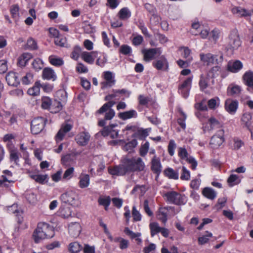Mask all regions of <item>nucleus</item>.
<instances>
[{"instance_id":"nucleus-1","label":"nucleus","mask_w":253,"mask_h":253,"mask_svg":"<svg viewBox=\"0 0 253 253\" xmlns=\"http://www.w3.org/2000/svg\"><path fill=\"white\" fill-rule=\"evenodd\" d=\"M54 236L53 227L45 222H40L34 231L33 237L35 243H39L45 238H50Z\"/></svg>"},{"instance_id":"nucleus-2","label":"nucleus","mask_w":253,"mask_h":253,"mask_svg":"<svg viewBox=\"0 0 253 253\" xmlns=\"http://www.w3.org/2000/svg\"><path fill=\"white\" fill-rule=\"evenodd\" d=\"M122 161L126 173L136 171H142L145 167L144 164L140 158H125Z\"/></svg>"},{"instance_id":"nucleus-3","label":"nucleus","mask_w":253,"mask_h":253,"mask_svg":"<svg viewBox=\"0 0 253 253\" xmlns=\"http://www.w3.org/2000/svg\"><path fill=\"white\" fill-rule=\"evenodd\" d=\"M241 44V42L236 30L232 31L227 40L226 46L227 49H236Z\"/></svg>"},{"instance_id":"nucleus-4","label":"nucleus","mask_w":253,"mask_h":253,"mask_svg":"<svg viewBox=\"0 0 253 253\" xmlns=\"http://www.w3.org/2000/svg\"><path fill=\"white\" fill-rule=\"evenodd\" d=\"M165 196L167 201L175 205H181L185 203V196L175 191H170L166 193Z\"/></svg>"},{"instance_id":"nucleus-5","label":"nucleus","mask_w":253,"mask_h":253,"mask_svg":"<svg viewBox=\"0 0 253 253\" xmlns=\"http://www.w3.org/2000/svg\"><path fill=\"white\" fill-rule=\"evenodd\" d=\"M41 106L44 109H49L51 107V112L54 113H57L62 109L60 102L55 101L52 103L51 99L46 96L42 97Z\"/></svg>"},{"instance_id":"nucleus-6","label":"nucleus","mask_w":253,"mask_h":253,"mask_svg":"<svg viewBox=\"0 0 253 253\" xmlns=\"http://www.w3.org/2000/svg\"><path fill=\"white\" fill-rule=\"evenodd\" d=\"M200 60L206 65L218 64L223 60V56L221 55L219 60L217 58V55L212 54L211 53L200 54Z\"/></svg>"},{"instance_id":"nucleus-7","label":"nucleus","mask_w":253,"mask_h":253,"mask_svg":"<svg viewBox=\"0 0 253 253\" xmlns=\"http://www.w3.org/2000/svg\"><path fill=\"white\" fill-rule=\"evenodd\" d=\"M224 130L220 129L211 137L210 145L212 148L217 149L221 145L224 141Z\"/></svg>"},{"instance_id":"nucleus-8","label":"nucleus","mask_w":253,"mask_h":253,"mask_svg":"<svg viewBox=\"0 0 253 253\" xmlns=\"http://www.w3.org/2000/svg\"><path fill=\"white\" fill-rule=\"evenodd\" d=\"M178 156L181 159L185 160L189 164H190L191 165V168L192 169H196L197 166V162L193 157L189 156L185 148L179 147L178 148Z\"/></svg>"},{"instance_id":"nucleus-9","label":"nucleus","mask_w":253,"mask_h":253,"mask_svg":"<svg viewBox=\"0 0 253 253\" xmlns=\"http://www.w3.org/2000/svg\"><path fill=\"white\" fill-rule=\"evenodd\" d=\"M45 120L43 118L38 117L35 118L31 122V130L33 134L39 133L44 128Z\"/></svg>"},{"instance_id":"nucleus-10","label":"nucleus","mask_w":253,"mask_h":253,"mask_svg":"<svg viewBox=\"0 0 253 253\" xmlns=\"http://www.w3.org/2000/svg\"><path fill=\"white\" fill-rule=\"evenodd\" d=\"M118 127L117 124H111L104 127L100 132L104 137L110 136L112 138H115L118 136V133L120 131Z\"/></svg>"},{"instance_id":"nucleus-11","label":"nucleus","mask_w":253,"mask_h":253,"mask_svg":"<svg viewBox=\"0 0 253 253\" xmlns=\"http://www.w3.org/2000/svg\"><path fill=\"white\" fill-rule=\"evenodd\" d=\"M192 77L186 78L178 86V91L184 98H187L191 87Z\"/></svg>"},{"instance_id":"nucleus-12","label":"nucleus","mask_w":253,"mask_h":253,"mask_svg":"<svg viewBox=\"0 0 253 253\" xmlns=\"http://www.w3.org/2000/svg\"><path fill=\"white\" fill-rule=\"evenodd\" d=\"M61 199L62 202L73 206H76L77 203V197L76 194L72 192H68L64 193L61 196Z\"/></svg>"},{"instance_id":"nucleus-13","label":"nucleus","mask_w":253,"mask_h":253,"mask_svg":"<svg viewBox=\"0 0 253 253\" xmlns=\"http://www.w3.org/2000/svg\"><path fill=\"white\" fill-rule=\"evenodd\" d=\"M144 54V60L146 61H149L152 60L157 54L160 55L161 51L160 48H150L144 49L142 51Z\"/></svg>"},{"instance_id":"nucleus-14","label":"nucleus","mask_w":253,"mask_h":253,"mask_svg":"<svg viewBox=\"0 0 253 253\" xmlns=\"http://www.w3.org/2000/svg\"><path fill=\"white\" fill-rule=\"evenodd\" d=\"M5 79L9 85L16 86L20 83L18 74L14 72H9L6 75Z\"/></svg>"},{"instance_id":"nucleus-15","label":"nucleus","mask_w":253,"mask_h":253,"mask_svg":"<svg viewBox=\"0 0 253 253\" xmlns=\"http://www.w3.org/2000/svg\"><path fill=\"white\" fill-rule=\"evenodd\" d=\"M108 171L109 173L111 175L118 176H123L126 173L125 169V167L123 166L122 161L121 162V164L120 165L116 166L113 168H109Z\"/></svg>"},{"instance_id":"nucleus-16","label":"nucleus","mask_w":253,"mask_h":253,"mask_svg":"<svg viewBox=\"0 0 253 253\" xmlns=\"http://www.w3.org/2000/svg\"><path fill=\"white\" fill-rule=\"evenodd\" d=\"M72 128V126L68 124H64L62 125L60 130L55 136V140L57 142L63 140L65 134L69 132Z\"/></svg>"},{"instance_id":"nucleus-17","label":"nucleus","mask_w":253,"mask_h":253,"mask_svg":"<svg viewBox=\"0 0 253 253\" xmlns=\"http://www.w3.org/2000/svg\"><path fill=\"white\" fill-rule=\"evenodd\" d=\"M238 106V102L237 100L227 99L225 102V109L227 112L231 114H233L236 112Z\"/></svg>"},{"instance_id":"nucleus-18","label":"nucleus","mask_w":253,"mask_h":253,"mask_svg":"<svg viewBox=\"0 0 253 253\" xmlns=\"http://www.w3.org/2000/svg\"><path fill=\"white\" fill-rule=\"evenodd\" d=\"M104 78L105 82L101 83L102 88L104 89L107 87H111L115 84V81L113 79L112 73L110 71L104 73Z\"/></svg>"},{"instance_id":"nucleus-19","label":"nucleus","mask_w":253,"mask_h":253,"mask_svg":"<svg viewBox=\"0 0 253 253\" xmlns=\"http://www.w3.org/2000/svg\"><path fill=\"white\" fill-rule=\"evenodd\" d=\"M81 230V226L78 222L71 223L69 225V233L74 238H77L79 236Z\"/></svg>"},{"instance_id":"nucleus-20","label":"nucleus","mask_w":253,"mask_h":253,"mask_svg":"<svg viewBox=\"0 0 253 253\" xmlns=\"http://www.w3.org/2000/svg\"><path fill=\"white\" fill-rule=\"evenodd\" d=\"M90 137V136L88 133L82 132L76 136V140L80 145L85 146L88 143Z\"/></svg>"},{"instance_id":"nucleus-21","label":"nucleus","mask_w":253,"mask_h":253,"mask_svg":"<svg viewBox=\"0 0 253 253\" xmlns=\"http://www.w3.org/2000/svg\"><path fill=\"white\" fill-rule=\"evenodd\" d=\"M153 64L159 70H167L169 67L168 61L164 56H161L159 59L153 62Z\"/></svg>"},{"instance_id":"nucleus-22","label":"nucleus","mask_w":253,"mask_h":253,"mask_svg":"<svg viewBox=\"0 0 253 253\" xmlns=\"http://www.w3.org/2000/svg\"><path fill=\"white\" fill-rule=\"evenodd\" d=\"M243 67L242 62L239 60L229 62L227 65L228 70L233 73H237Z\"/></svg>"},{"instance_id":"nucleus-23","label":"nucleus","mask_w":253,"mask_h":253,"mask_svg":"<svg viewBox=\"0 0 253 253\" xmlns=\"http://www.w3.org/2000/svg\"><path fill=\"white\" fill-rule=\"evenodd\" d=\"M42 78L44 79L54 81L56 79V75L51 68H45L42 71Z\"/></svg>"},{"instance_id":"nucleus-24","label":"nucleus","mask_w":253,"mask_h":253,"mask_svg":"<svg viewBox=\"0 0 253 253\" xmlns=\"http://www.w3.org/2000/svg\"><path fill=\"white\" fill-rule=\"evenodd\" d=\"M61 163L64 166L67 167L75 163V159L72 155L67 154L63 155L61 159Z\"/></svg>"},{"instance_id":"nucleus-25","label":"nucleus","mask_w":253,"mask_h":253,"mask_svg":"<svg viewBox=\"0 0 253 253\" xmlns=\"http://www.w3.org/2000/svg\"><path fill=\"white\" fill-rule=\"evenodd\" d=\"M151 169L156 173H159L161 171V164L160 159L154 156L151 161Z\"/></svg>"},{"instance_id":"nucleus-26","label":"nucleus","mask_w":253,"mask_h":253,"mask_svg":"<svg viewBox=\"0 0 253 253\" xmlns=\"http://www.w3.org/2000/svg\"><path fill=\"white\" fill-rule=\"evenodd\" d=\"M107 111V112H106L104 119L101 120L98 122V124L99 126H104L106 124V120H110L115 116V112L113 109H110Z\"/></svg>"},{"instance_id":"nucleus-27","label":"nucleus","mask_w":253,"mask_h":253,"mask_svg":"<svg viewBox=\"0 0 253 253\" xmlns=\"http://www.w3.org/2000/svg\"><path fill=\"white\" fill-rule=\"evenodd\" d=\"M232 12L233 14L237 15L238 16L243 17L250 16L251 12L241 7H235L232 9Z\"/></svg>"},{"instance_id":"nucleus-28","label":"nucleus","mask_w":253,"mask_h":253,"mask_svg":"<svg viewBox=\"0 0 253 253\" xmlns=\"http://www.w3.org/2000/svg\"><path fill=\"white\" fill-rule=\"evenodd\" d=\"M80 181L79 182V185L81 188H84L87 187L90 182V178L88 174H81L80 177Z\"/></svg>"},{"instance_id":"nucleus-29","label":"nucleus","mask_w":253,"mask_h":253,"mask_svg":"<svg viewBox=\"0 0 253 253\" xmlns=\"http://www.w3.org/2000/svg\"><path fill=\"white\" fill-rule=\"evenodd\" d=\"M118 116L120 119L126 120L132 118L136 117L137 113L134 110H131L128 111L120 113Z\"/></svg>"},{"instance_id":"nucleus-30","label":"nucleus","mask_w":253,"mask_h":253,"mask_svg":"<svg viewBox=\"0 0 253 253\" xmlns=\"http://www.w3.org/2000/svg\"><path fill=\"white\" fill-rule=\"evenodd\" d=\"M203 195L207 198L210 200H213L216 197V192L212 188L206 187L202 191Z\"/></svg>"},{"instance_id":"nucleus-31","label":"nucleus","mask_w":253,"mask_h":253,"mask_svg":"<svg viewBox=\"0 0 253 253\" xmlns=\"http://www.w3.org/2000/svg\"><path fill=\"white\" fill-rule=\"evenodd\" d=\"M32 57V56L30 53H24L18 58V65L21 67H24Z\"/></svg>"},{"instance_id":"nucleus-32","label":"nucleus","mask_w":253,"mask_h":253,"mask_svg":"<svg viewBox=\"0 0 253 253\" xmlns=\"http://www.w3.org/2000/svg\"><path fill=\"white\" fill-rule=\"evenodd\" d=\"M252 118L251 114L248 113H244L241 119L242 126L244 127H246L248 129H250L252 125Z\"/></svg>"},{"instance_id":"nucleus-33","label":"nucleus","mask_w":253,"mask_h":253,"mask_svg":"<svg viewBox=\"0 0 253 253\" xmlns=\"http://www.w3.org/2000/svg\"><path fill=\"white\" fill-rule=\"evenodd\" d=\"M131 11L127 7L122 8L118 13V16L121 20H126L130 17Z\"/></svg>"},{"instance_id":"nucleus-34","label":"nucleus","mask_w":253,"mask_h":253,"mask_svg":"<svg viewBox=\"0 0 253 253\" xmlns=\"http://www.w3.org/2000/svg\"><path fill=\"white\" fill-rule=\"evenodd\" d=\"M245 84L249 87L253 86V72L248 71L243 76Z\"/></svg>"},{"instance_id":"nucleus-35","label":"nucleus","mask_w":253,"mask_h":253,"mask_svg":"<svg viewBox=\"0 0 253 253\" xmlns=\"http://www.w3.org/2000/svg\"><path fill=\"white\" fill-rule=\"evenodd\" d=\"M92 54L93 52L84 51L81 53V56L84 61L88 64H92L95 60V58L93 56Z\"/></svg>"},{"instance_id":"nucleus-36","label":"nucleus","mask_w":253,"mask_h":253,"mask_svg":"<svg viewBox=\"0 0 253 253\" xmlns=\"http://www.w3.org/2000/svg\"><path fill=\"white\" fill-rule=\"evenodd\" d=\"M41 86V85L40 84V83L37 82L35 83V85L32 87L29 88L28 90L27 93L30 95L37 96L40 94Z\"/></svg>"},{"instance_id":"nucleus-37","label":"nucleus","mask_w":253,"mask_h":253,"mask_svg":"<svg viewBox=\"0 0 253 253\" xmlns=\"http://www.w3.org/2000/svg\"><path fill=\"white\" fill-rule=\"evenodd\" d=\"M82 246L77 242H74L69 245L68 250L71 253H77L82 249Z\"/></svg>"},{"instance_id":"nucleus-38","label":"nucleus","mask_w":253,"mask_h":253,"mask_svg":"<svg viewBox=\"0 0 253 253\" xmlns=\"http://www.w3.org/2000/svg\"><path fill=\"white\" fill-rule=\"evenodd\" d=\"M115 102L113 101L109 100L108 102L105 103L99 110H98L96 113V114H102L108 110L111 109V108L114 105Z\"/></svg>"},{"instance_id":"nucleus-39","label":"nucleus","mask_w":253,"mask_h":253,"mask_svg":"<svg viewBox=\"0 0 253 253\" xmlns=\"http://www.w3.org/2000/svg\"><path fill=\"white\" fill-rule=\"evenodd\" d=\"M165 174L169 178L177 179L178 178V172L175 171L171 168H168L164 171Z\"/></svg>"},{"instance_id":"nucleus-40","label":"nucleus","mask_w":253,"mask_h":253,"mask_svg":"<svg viewBox=\"0 0 253 253\" xmlns=\"http://www.w3.org/2000/svg\"><path fill=\"white\" fill-rule=\"evenodd\" d=\"M150 229L151 230V235L154 237L156 234H158L161 231V228L159 226V224L157 222L151 223L149 225Z\"/></svg>"},{"instance_id":"nucleus-41","label":"nucleus","mask_w":253,"mask_h":253,"mask_svg":"<svg viewBox=\"0 0 253 253\" xmlns=\"http://www.w3.org/2000/svg\"><path fill=\"white\" fill-rule=\"evenodd\" d=\"M98 204L105 207V210H108V208L111 202V198L109 196L105 197H99L98 199Z\"/></svg>"},{"instance_id":"nucleus-42","label":"nucleus","mask_w":253,"mask_h":253,"mask_svg":"<svg viewBox=\"0 0 253 253\" xmlns=\"http://www.w3.org/2000/svg\"><path fill=\"white\" fill-rule=\"evenodd\" d=\"M49 61L50 64L55 66H60L64 63L62 59L51 55L49 57Z\"/></svg>"},{"instance_id":"nucleus-43","label":"nucleus","mask_w":253,"mask_h":253,"mask_svg":"<svg viewBox=\"0 0 253 253\" xmlns=\"http://www.w3.org/2000/svg\"><path fill=\"white\" fill-rule=\"evenodd\" d=\"M207 125H210V128L209 129V130L219 128L221 126V124L218 121L212 117L209 119Z\"/></svg>"},{"instance_id":"nucleus-44","label":"nucleus","mask_w":253,"mask_h":253,"mask_svg":"<svg viewBox=\"0 0 253 253\" xmlns=\"http://www.w3.org/2000/svg\"><path fill=\"white\" fill-rule=\"evenodd\" d=\"M241 91V87L239 85H230L227 88V94L229 95L238 94Z\"/></svg>"},{"instance_id":"nucleus-45","label":"nucleus","mask_w":253,"mask_h":253,"mask_svg":"<svg viewBox=\"0 0 253 253\" xmlns=\"http://www.w3.org/2000/svg\"><path fill=\"white\" fill-rule=\"evenodd\" d=\"M212 234L211 233L207 231L205 232V234L203 236L200 237L198 238V243L200 245H204L208 242L209 238L211 237Z\"/></svg>"},{"instance_id":"nucleus-46","label":"nucleus","mask_w":253,"mask_h":253,"mask_svg":"<svg viewBox=\"0 0 253 253\" xmlns=\"http://www.w3.org/2000/svg\"><path fill=\"white\" fill-rule=\"evenodd\" d=\"M178 111L181 115V118H179L177 119V123L183 129H185L186 127V124L185 123V121L186 119V115L183 112L181 109L179 108L178 109Z\"/></svg>"},{"instance_id":"nucleus-47","label":"nucleus","mask_w":253,"mask_h":253,"mask_svg":"<svg viewBox=\"0 0 253 253\" xmlns=\"http://www.w3.org/2000/svg\"><path fill=\"white\" fill-rule=\"evenodd\" d=\"M166 208H161L157 214L158 219L163 223H165L167 221V214L165 211Z\"/></svg>"},{"instance_id":"nucleus-48","label":"nucleus","mask_w":253,"mask_h":253,"mask_svg":"<svg viewBox=\"0 0 253 253\" xmlns=\"http://www.w3.org/2000/svg\"><path fill=\"white\" fill-rule=\"evenodd\" d=\"M240 181L238 176L236 174H231L227 179V182L230 186L238 184Z\"/></svg>"},{"instance_id":"nucleus-49","label":"nucleus","mask_w":253,"mask_h":253,"mask_svg":"<svg viewBox=\"0 0 253 253\" xmlns=\"http://www.w3.org/2000/svg\"><path fill=\"white\" fill-rule=\"evenodd\" d=\"M180 50L182 51L181 55L182 57L187 58V61L190 62L192 60V58L190 56L191 50L187 47H182Z\"/></svg>"},{"instance_id":"nucleus-50","label":"nucleus","mask_w":253,"mask_h":253,"mask_svg":"<svg viewBox=\"0 0 253 253\" xmlns=\"http://www.w3.org/2000/svg\"><path fill=\"white\" fill-rule=\"evenodd\" d=\"M19 154L17 151L15 150L10 151L9 157L10 161L13 162L15 164L18 165L19 162Z\"/></svg>"},{"instance_id":"nucleus-51","label":"nucleus","mask_w":253,"mask_h":253,"mask_svg":"<svg viewBox=\"0 0 253 253\" xmlns=\"http://www.w3.org/2000/svg\"><path fill=\"white\" fill-rule=\"evenodd\" d=\"M33 82V75L31 73H27L22 79V84L26 85L29 84Z\"/></svg>"},{"instance_id":"nucleus-52","label":"nucleus","mask_w":253,"mask_h":253,"mask_svg":"<svg viewBox=\"0 0 253 253\" xmlns=\"http://www.w3.org/2000/svg\"><path fill=\"white\" fill-rule=\"evenodd\" d=\"M54 43L56 45L64 47L67 44V39L63 36H59L55 39Z\"/></svg>"},{"instance_id":"nucleus-53","label":"nucleus","mask_w":253,"mask_h":253,"mask_svg":"<svg viewBox=\"0 0 253 253\" xmlns=\"http://www.w3.org/2000/svg\"><path fill=\"white\" fill-rule=\"evenodd\" d=\"M124 233L131 239H135L138 237H140L141 234L140 233H134L131 231L128 227H126L124 229Z\"/></svg>"},{"instance_id":"nucleus-54","label":"nucleus","mask_w":253,"mask_h":253,"mask_svg":"<svg viewBox=\"0 0 253 253\" xmlns=\"http://www.w3.org/2000/svg\"><path fill=\"white\" fill-rule=\"evenodd\" d=\"M209 79L208 77H205L204 75H201L200 81L199 82V85L201 89L203 90L206 88L208 86Z\"/></svg>"},{"instance_id":"nucleus-55","label":"nucleus","mask_w":253,"mask_h":253,"mask_svg":"<svg viewBox=\"0 0 253 253\" xmlns=\"http://www.w3.org/2000/svg\"><path fill=\"white\" fill-rule=\"evenodd\" d=\"M31 178L34 179L36 182L43 184L44 181L47 179V175H40V174H36V175H32L31 176Z\"/></svg>"},{"instance_id":"nucleus-56","label":"nucleus","mask_w":253,"mask_h":253,"mask_svg":"<svg viewBox=\"0 0 253 253\" xmlns=\"http://www.w3.org/2000/svg\"><path fill=\"white\" fill-rule=\"evenodd\" d=\"M81 52V48L79 46H76L71 54V57L75 60H77L80 56V54Z\"/></svg>"},{"instance_id":"nucleus-57","label":"nucleus","mask_w":253,"mask_h":253,"mask_svg":"<svg viewBox=\"0 0 253 253\" xmlns=\"http://www.w3.org/2000/svg\"><path fill=\"white\" fill-rule=\"evenodd\" d=\"M176 147V144L173 140H170L169 142L168 150L169 154L172 156L174 154V150Z\"/></svg>"},{"instance_id":"nucleus-58","label":"nucleus","mask_w":253,"mask_h":253,"mask_svg":"<svg viewBox=\"0 0 253 253\" xmlns=\"http://www.w3.org/2000/svg\"><path fill=\"white\" fill-rule=\"evenodd\" d=\"M19 7L18 5H12L10 7V11L12 18H16L19 16Z\"/></svg>"},{"instance_id":"nucleus-59","label":"nucleus","mask_w":253,"mask_h":253,"mask_svg":"<svg viewBox=\"0 0 253 253\" xmlns=\"http://www.w3.org/2000/svg\"><path fill=\"white\" fill-rule=\"evenodd\" d=\"M10 116V112L4 110H0V123H5L6 120Z\"/></svg>"},{"instance_id":"nucleus-60","label":"nucleus","mask_w":253,"mask_h":253,"mask_svg":"<svg viewBox=\"0 0 253 253\" xmlns=\"http://www.w3.org/2000/svg\"><path fill=\"white\" fill-rule=\"evenodd\" d=\"M149 147V143L148 142H146L143 145H142L140 149L139 153L140 155L142 157H144L147 153Z\"/></svg>"},{"instance_id":"nucleus-61","label":"nucleus","mask_w":253,"mask_h":253,"mask_svg":"<svg viewBox=\"0 0 253 253\" xmlns=\"http://www.w3.org/2000/svg\"><path fill=\"white\" fill-rule=\"evenodd\" d=\"M182 172L181 173L180 178L183 180H188L190 177V174L189 170H188L185 167H182Z\"/></svg>"},{"instance_id":"nucleus-62","label":"nucleus","mask_w":253,"mask_h":253,"mask_svg":"<svg viewBox=\"0 0 253 253\" xmlns=\"http://www.w3.org/2000/svg\"><path fill=\"white\" fill-rule=\"evenodd\" d=\"M32 65L33 68L36 70H40L43 67L42 62L40 58L35 59L33 62Z\"/></svg>"},{"instance_id":"nucleus-63","label":"nucleus","mask_w":253,"mask_h":253,"mask_svg":"<svg viewBox=\"0 0 253 253\" xmlns=\"http://www.w3.org/2000/svg\"><path fill=\"white\" fill-rule=\"evenodd\" d=\"M233 143V148L234 150H238L244 145L242 140L237 138H234Z\"/></svg>"},{"instance_id":"nucleus-64","label":"nucleus","mask_w":253,"mask_h":253,"mask_svg":"<svg viewBox=\"0 0 253 253\" xmlns=\"http://www.w3.org/2000/svg\"><path fill=\"white\" fill-rule=\"evenodd\" d=\"M74 171V169L73 167L68 168L64 172L63 178L64 179H69L72 176Z\"/></svg>"}]
</instances>
